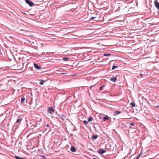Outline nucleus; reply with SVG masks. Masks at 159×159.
Returning <instances> with one entry per match:
<instances>
[{"mask_svg": "<svg viewBox=\"0 0 159 159\" xmlns=\"http://www.w3.org/2000/svg\"><path fill=\"white\" fill-rule=\"evenodd\" d=\"M117 80V78L116 77H113L111 78L110 80L114 82H115Z\"/></svg>", "mask_w": 159, "mask_h": 159, "instance_id": "8", "label": "nucleus"}, {"mask_svg": "<svg viewBox=\"0 0 159 159\" xmlns=\"http://www.w3.org/2000/svg\"><path fill=\"white\" fill-rule=\"evenodd\" d=\"M121 113V111H116L113 113L114 116H116Z\"/></svg>", "mask_w": 159, "mask_h": 159, "instance_id": "4", "label": "nucleus"}, {"mask_svg": "<svg viewBox=\"0 0 159 159\" xmlns=\"http://www.w3.org/2000/svg\"><path fill=\"white\" fill-rule=\"evenodd\" d=\"M34 67L36 69L39 70L41 69V67L35 63L34 64Z\"/></svg>", "mask_w": 159, "mask_h": 159, "instance_id": "6", "label": "nucleus"}, {"mask_svg": "<svg viewBox=\"0 0 159 159\" xmlns=\"http://www.w3.org/2000/svg\"><path fill=\"white\" fill-rule=\"evenodd\" d=\"M117 66H112V70H114V69H115V68H117Z\"/></svg>", "mask_w": 159, "mask_h": 159, "instance_id": "19", "label": "nucleus"}, {"mask_svg": "<svg viewBox=\"0 0 159 159\" xmlns=\"http://www.w3.org/2000/svg\"><path fill=\"white\" fill-rule=\"evenodd\" d=\"M93 120V118L92 117V116H90V117H89L88 119V122H89L90 121H92V120Z\"/></svg>", "mask_w": 159, "mask_h": 159, "instance_id": "11", "label": "nucleus"}, {"mask_svg": "<svg viewBox=\"0 0 159 159\" xmlns=\"http://www.w3.org/2000/svg\"><path fill=\"white\" fill-rule=\"evenodd\" d=\"M63 59L65 61H68L69 58L68 57H64L63 58Z\"/></svg>", "mask_w": 159, "mask_h": 159, "instance_id": "13", "label": "nucleus"}, {"mask_svg": "<svg viewBox=\"0 0 159 159\" xmlns=\"http://www.w3.org/2000/svg\"><path fill=\"white\" fill-rule=\"evenodd\" d=\"M106 152V150H103L102 149H100L98 151V153L100 154H103L105 152Z\"/></svg>", "mask_w": 159, "mask_h": 159, "instance_id": "5", "label": "nucleus"}, {"mask_svg": "<svg viewBox=\"0 0 159 159\" xmlns=\"http://www.w3.org/2000/svg\"><path fill=\"white\" fill-rule=\"evenodd\" d=\"M44 84V82L43 81H41V82H40L39 84L40 85H43Z\"/></svg>", "mask_w": 159, "mask_h": 159, "instance_id": "20", "label": "nucleus"}, {"mask_svg": "<svg viewBox=\"0 0 159 159\" xmlns=\"http://www.w3.org/2000/svg\"><path fill=\"white\" fill-rule=\"evenodd\" d=\"M47 111L49 113L51 114H53L54 112V110L51 107L48 108Z\"/></svg>", "mask_w": 159, "mask_h": 159, "instance_id": "1", "label": "nucleus"}, {"mask_svg": "<svg viewBox=\"0 0 159 159\" xmlns=\"http://www.w3.org/2000/svg\"><path fill=\"white\" fill-rule=\"evenodd\" d=\"M130 125L132 126H134V124L133 123H130Z\"/></svg>", "mask_w": 159, "mask_h": 159, "instance_id": "23", "label": "nucleus"}, {"mask_svg": "<svg viewBox=\"0 0 159 159\" xmlns=\"http://www.w3.org/2000/svg\"><path fill=\"white\" fill-rule=\"evenodd\" d=\"M104 86L103 85H102L100 88H99V90H102V87H103Z\"/></svg>", "mask_w": 159, "mask_h": 159, "instance_id": "21", "label": "nucleus"}, {"mask_svg": "<svg viewBox=\"0 0 159 159\" xmlns=\"http://www.w3.org/2000/svg\"><path fill=\"white\" fill-rule=\"evenodd\" d=\"M26 2L30 6L32 7L34 5V3L29 0H25Z\"/></svg>", "mask_w": 159, "mask_h": 159, "instance_id": "2", "label": "nucleus"}, {"mask_svg": "<svg viewBox=\"0 0 159 159\" xmlns=\"http://www.w3.org/2000/svg\"><path fill=\"white\" fill-rule=\"evenodd\" d=\"M109 119L108 117L107 116H104L103 117V120L104 121H106Z\"/></svg>", "mask_w": 159, "mask_h": 159, "instance_id": "9", "label": "nucleus"}, {"mask_svg": "<svg viewBox=\"0 0 159 159\" xmlns=\"http://www.w3.org/2000/svg\"><path fill=\"white\" fill-rule=\"evenodd\" d=\"M141 155V154H140L138 156H137V157H136V159H138L139 158V157Z\"/></svg>", "mask_w": 159, "mask_h": 159, "instance_id": "22", "label": "nucleus"}, {"mask_svg": "<svg viewBox=\"0 0 159 159\" xmlns=\"http://www.w3.org/2000/svg\"><path fill=\"white\" fill-rule=\"evenodd\" d=\"M88 121H86V120H84L83 121V122L84 124L85 125H87L88 124Z\"/></svg>", "mask_w": 159, "mask_h": 159, "instance_id": "17", "label": "nucleus"}, {"mask_svg": "<svg viewBox=\"0 0 159 159\" xmlns=\"http://www.w3.org/2000/svg\"><path fill=\"white\" fill-rule=\"evenodd\" d=\"M70 150L72 152H75L76 151V149L74 146H73L71 147Z\"/></svg>", "mask_w": 159, "mask_h": 159, "instance_id": "7", "label": "nucleus"}, {"mask_svg": "<svg viewBox=\"0 0 159 159\" xmlns=\"http://www.w3.org/2000/svg\"><path fill=\"white\" fill-rule=\"evenodd\" d=\"M98 137V135H94L92 137V139H96Z\"/></svg>", "mask_w": 159, "mask_h": 159, "instance_id": "10", "label": "nucleus"}, {"mask_svg": "<svg viewBox=\"0 0 159 159\" xmlns=\"http://www.w3.org/2000/svg\"><path fill=\"white\" fill-rule=\"evenodd\" d=\"M154 4L156 8L159 9V3L157 0H155L154 1Z\"/></svg>", "mask_w": 159, "mask_h": 159, "instance_id": "3", "label": "nucleus"}, {"mask_svg": "<svg viewBox=\"0 0 159 159\" xmlns=\"http://www.w3.org/2000/svg\"><path fill=\"white\" fill-rule=\"evenodd\" d=\"M111 55V54H104V56H110Z\"/></svg>", "mask_w": 159, "mask_h": 159, "instance_id": "18", "label": "nucleus"}, {"mask_svg": "<svg viewBox=\"0 0 159 159\" xmlns=\"http://www.w3.org/2000/svg\"><path fill=\"white\" fill-rule=\"evenodd\" d=\"M154 107L156 108H158L159 107V106H155Z\"/></svg>", "mask_w": 159, "mask_h": 159, "instance_id": "25", "label": "nucleus"}, {"mask_svg": "<svg viewBox=\"0 0 159 159\" xmlns=\"http://www.w3.org/2000/svg\"><path fill=\"white\" fill-rule=\"evenodd\" d=\"M130 105L132 107H135V103L133 102H131L130 103Z\"/></svg>", "mask_w": 159, "mask_h": 159, "instance_id": "14", "label": "nucleus"}, {"mask_svg": "<svg viewBox=\"0 0 159 159\" xmlns=\"http://www.w3.org/2000/svg\"><path fill=\"white\" fill-rule=\"evenodd\" d=\"M93 87V86H92L91 87H90V89L91 90H92V88Z\"/></svg>", "mask_w": 159, "mask_h": 159, "instance_id": "27", "label": "nucleus"}, {"mask_svg": "<svg viewBox=\"0 0 159 159\" xmlns=\"http://www.w3.org/2000/svg\"><path fill=\"white\" fill-rule=\"evenodd\" d=\"M140 76L141 77H143V76L142 75V74H140Z\"/></svg>", "mask_w": 159, "mask_h": 159, "instance_id": "26", "label": "nucleus"}, {"mask_svg": "<svg viewBox=\"0 0 159 159\" xmlns=\"http://www.w3.org/2000/svg\"><path fill=\"white\" fill-rule=\"evenodd\" d=\"M61 74H64V73H61Z\"/></svg>", "mask_w": 159, "mask_h": 159, "instance_id": "31", "label": "nucleus"}, {"mask_svg": "<svg viewBox=\"0 0 159 159\" xmlns=\"http://www.w3.org/2000/svg\"><path fill=\"white\" fill-rule=\"evenodd\" d=\"M15 157L16 159H25V158H21L18 156H15Z\"/></svg>", "mask_w": 159, "mask_h": 159, "instance_id": "12", "label": "nucleus"}, {"mask_svg": "<svg viewBox=\"0 0 159 159\" xmlns=\"http://www.w3.org/2000/svg\"><path fill=\"white\" fill-rule=\"evenodd\" d=\"M22 120V119L21 118H20L19 119H18L17 121H16V123H18L20 121H21Z\"/></svg>", "mask_w": 159, "mask_h": 159, "instance_id": "16", "label": "nucleus"}, {"mask_svg": "<svg viewBox=\"0 0 159 159\" xmlns=\"http://www.w3.org/2000/svg\"><path fill=\"white\" fill-rule=\"evenodd\" d=\"M92 159H97L95 158H93Z\"/></svg>", "mask_w": 159, "mask_h": 159, "instance_id": "29", "label": "nucleus"}, {"mask_svg": "<svg viewBox=\"0 0 159 159\" xmlns=\"http://www.w3.org/2000/svg\"><path fill=\"white\" fill-rule=\"evenodd\" d=\"M96 17H91V18H90V19H94L95 18H96Z\"/></svg>", "mask_w": 159, "mask_h": 159, "instance_id": "24", "label": "nucleus"}, {"mask_svg": "<svg viewBox=\"0 0 159 159\" xmlns=\"http://www.w3.org/2000/svg\"><path fill=\"white\" fill-rule=\"evenodd\" d=\"M25 100V98H21V103H23Z\"/></svg>", "mask_w": 159, "mask_h": 159, "instance_id": "15", "label": "nucleus"}, {"mask_svg": "<svg viewBox=\"0 0 159 159\" xmlns=\"http://www.w3.org/2000/svg\"><path fill=\"white\" fill-rule=\"evenodd\" d=\"M61 116H62V117H64L63 115H62Z\"/></svg>", "mask_w": 159, "mask_h": 159, "instance_id": "30", "label": "nucleus"}, {"mask_svg": "<svg viewBox=\"0 0 159 159\" xmlns=\"http://www.w3.org/2000/svg\"><path fill=\"white\" fill-rule=\"evenodd\" d=\"M47 126L48 127H49V125L48 124H47Z\"/></svg>", "mask_w": 159, "mask_h": 159, "instance_id": "28", "label": "nucleus"}]
</instances>
